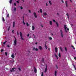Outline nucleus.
<instances>
[{"instance_id": "41", "label": "nucleus", "mask_w": 76, "mask_h": 76, "mask_svg": "<svg viewBox=\"0 0 76 76\" xmlns=\"http://www.w3.org/2000/svg\"><path fill=\"white\" fill-rule=\"evenodd\" d=\"M55 56L56 57H57V55H56V54H55Z\"/></svg>"}, {"instance_id": "38", "label": "nucleus", "mask_w": 76, "mask_h": 76, "mask_svg": "<svg viewBox=\"0 0 76 76\" xmlns=\"http://www.w3.org/2000/svg\"><path fill=\"white\" fill-rule=\"evenodd\" d=\"M35 50L36 51H38V49L37 48H36L35 49Z\"/></svg>"}, {"instance_id": "5", "label": "nucleus", "mask_w": 76, "mask_h": 76, "mask_svg": "<svg viewBox=\"0 0 76 76\" xmlns=\"http://www.w3.org/2000/svg\"><path fill=\"white\" fill-rule=\"evenodd\" d=\"M34 17L36 18H37V14L35 13V12H34Z\"/></svg>"}, {"instance_id": "62", "label": "nucleus", "mask_w": 76, "mask_h": 76, "mask_svg": "<svg viewBox=\"0 0 76 76\" xmlns=\"http://www.w3.org/2000/svg\"><path fill=\"white\" fill-rule=\"evenodd\" d=\"M57 14L58 15H59V14L58 13H57Z\"/></svg>"}, {"instance_id": "8", "label": "nucleus", "mask_w": 76, "mask_h": 76, "mask_svg": "<svg viewBox=\"0 0 76 76\" xmlns=\"http://www.w3.org/2000/svg\"><path fill=\"white\" fill-rule=\"evenodd\" d=\"M34 72L35 73H37V69L35 67H34Z\"/></svg>"}, {"instance_id": "48", "label": "nucleus", "mask_w": 76, "mask_h": 76, "mask_svg": "<svg viewBox=\"0 0 76 76\" xmlns=\"http://www.w3.org/2000/svg\"><path fill=\"white\" fill-rule=\"evenodd\" d=\"M23 20H24V18H25V17L24 16H23Z\"/></svg>"}, {"instance_id": "16", "label": "nucleus", "mask_w": 76, "mask_h": 76, "mask_svg": "<svg viewBox=\"0 0 76 76\" xmlns=\"http://www.w3.org/2000/svg\"><path fill=\"white\" fill-rule=\"evenodd\" d=\"M11 57L12 58H14V57H15V56H14V54H12V55H11Z\"/></svg>"}, {"instance_id": "14", "label": "nucleus", "mask_w": 76, "mask_h": 76, "mask_svg": "<svg viewBox=\"0 0 76 76\" xmlns=\"http://www.w3.org/2000/svg\"><path fill=\"white\" fill-rule=\"evenodd\" d=\"M55 52H56V53L57 52V48L56 47L55 48Z\"/></svg>"}, {"instance_id": "30", "label": "nucleus", "mask_w": 76, "mask_h": 76, "mask_svg": "<svg viewBox=\"0 0 76 76\" xmlns=\"http://www.w3.org/2000/svg\"><path fill=\"white\" fill-rule=\"evenodd\" d=\"M5 54L6 56H7V52H5Z\"/></svg>"}, {"instance_id": "40", "label": "nucleus", "mask_w": 76, "mask_h": 76, "mask_svg": "<svg viewBox=\"0 0 76 76\" xmlns=\"http://www.w3.org/2000/svg\"><path fill=\"white\" fill-rule=\"evenodd\" d=\"M66 15L67 16H68V17H69V14H68V13H67Z\"/></svg>"}, {"instance_id": "6", "label": "nucleus", "mask_w": 76, "mask_h": 76, "mask_svg": "<svg viewBox=\"0 0 76 76\" xmlns=\"http://www.w3.org/2000/svg\"><path fill=\"white\" fill-rule=\"evenodd\" d=\"M15 21L13 22V27H15Z\"/></svg>"}, {"instance_id": "42", "label": "nucleus", "mask_w": 76, "mask_h": 76, "mask_svg": "<svg viewBox=\"0 0 76 76\" xmlns=\"http://www.w3.org/2000/svg\"><path fill=\"white\" fill-rule=\"evenodd\" d=\"M3 51H4V50L3 49H1V52H3Z\"/></svg>"}, {"instance_id": "19", "label": "nucleus", "mask_w": 76, "mask_h": 76, "mask_svg": "<svg viewBox=\"0 0 76 76\" xmlns=\"http://www.w3.org/2000/svg\"><path fill=\"white\" fill-rule=\"evenodd\" d=\"M40 13H42V10L41 9H40Z\"/></svg>"}, {"instance_id": "44", "label": "nucleus", "mask_w": 76, "mask_h": 76, "mask_svg": "<svg viewBox=\"0 0 76 76\" xmlns=\"http://www.w3.org/2000/svg\"><path fill=\"white\" fill-rule=\"evenodd\" d=\"M14 6H16V3H14Z\"/></svg>"}, {"instance_id": "46", "label": "nucleus", "mask_w": 76, "mask_h": 76, "mask_svg": "<svg viewBox=\"0 0 76 76\" xmlns=\"http://www.w3.org/2000/svg\"><path fill=\"white\" fill-rule=\"evenodd\" d=\"M9 14H8L7 15V17L8 18V17H9Z\"/></svg>"}, {"instance_id": "26", "label": "nucleus", "mask_w": 76, "mask_h": 76, "mask_svg": "<svg viewBox=\"0 0 76 76\" xmlns=\"http://www.w3.org/2000/svg\"><path fill=\"white\" fill-rule=\"evenodd\" d=\"M2 20L3 22L5 21V20H4V18H2Z\"/></svg>"}, {"instance_id": "27", "label": "nucleus", "mask_w": 76, "mask_h": 76, "mask_svg": "<svg viewBox=\"0 0 76 76\" xmlns=\"http://www.w3.org/2000/svg\"><path fill=\"white\" fill-rule=\"evenodd\" d=\"M60 50L62 52H63V50L62 49V48H61V47H60Z\"/></svg>"}, {"instance_id": "17", "label": "nucleus", "mask_w": 76, "mask_h": 76, "mask_svg": "<svg viewBox=\"0 0 76 76\" xmlns=\"http://www.w3.org/2000/svg\"><path fill=\"white\" fill-rule=\"evenodd\" d=\"M49 3H50V4L51 5V4H52V3H51V1H49Z\"/></svg>"}, {"instance_id": "54", "label": "nucleus", "mask_w": 76, "mask_h": 76, "mask_svg": "<svg viewBox=\"0 0 76 76\" xmlns=\"http://www.w3.org/2000/svg\"><path fill=\"white\" fill-rule=\"evenodd\" d=\"M62 1V2L63 3H64V1H63V0H62V1Z\"/></svg>"}, {"instance_id": "29", "label": "nucleus", "mask_w": 76, "mask_h": 76, "mask_svg": "<svg viewBox=\"0 0 76 76\" xmlns=\"http://www.w3.org/2000/svg\"><path fill=\"white\" fill-rule=\"evenodd\" d=\"M65 49L66 51V52L67 51V48H66V47L65 48Z\"/></svg>"}, {"instance_id": "1", "label": "nucleus", "mask_w": 76, "mask_h": 76, "mask_svg": "<svg viewBox=\"0 0 76 76\" xmlns=\"http://www.w3.org/2000/svg\"><path fill=\"white\" fill-rule=\"evenodd\" d=\"M20 35L21 39L23 40H24V39L23 38V37H23V36L22 35V32H20Z\"/></svg>"}, {"instance_id": "51", "label": "nucleus", "mask_w": 76, "mask_h": 76, "mask_svg": "<svg viewBox=\"0 0 76 76\" xmlns=\"http://www.w3.org/2000/svg\"><path fill=\"white\" fill-rule=\"evenodd\" d=\"M74 58L75 60H76V57H74Z\"/></svg>"}, {"instance_id": "21", "label": "nucleus", "mask_w": 76, "mask_h": 76, "mask_svg": "<svg viewBox=\"0 0 76 76\" xmlns=\"http://www.w3.org/2000/svg\"><path fill=\"white\" fill-rule=\"evenodd\" d=\"M12 0H10V4H11V3H12Z\"/></svg>"}, {"instance_id": "45", "label": "nucleus", "mask_w": 76, "mask_h": 76, "mask_svg": "<svg viewBox=\"0 0 76 76\" xmlns=\"http://www.w3.org/2000/svg\"><path fill=\"white\" fill-rule=\"evenodd\" d=\"M56 67L57 69H58V66L57 65H56Z\"/></svg>"}, {"instance_id": "25", "label": "nucleus", "mask_w": 76, "mask_h": 76, "mask_svg": "<svg viewBox=\"0 0 76 76\" xmlns=\"http://www.w3.org/2000/svg\"><path fill=\"white\" fill-rule=\"evenodd\" d=\"M16 69V68H13L12 69V71H14V69Z\"/></svg>"}, {"instance_id": "61", "label": "nucleus", "mask_w": 76, "mask_h": 76, "mask_svg": "<svg viewBox=\"0 0 76 76\" xmlns=\"http://www.w3.org/2000/svg\"><path fill=\"white\" fill-rule=\"evenodd\" d=\"M10 72H12V70H11Z\"/></svg>"}, {"instance_id": "12", "label": "nucleus", "mask_w": 76, "mask_h": 76, "mask_svg": "<svg viewBox=\"0 0 76 76\" xmlns=\"http://www.w3.org/2000/svg\"><path fill=\"white\" fill-rule=\"evenodd\" d=\"M55 76H57V71H55Z\"/></svg>"}, {"instance_id": "43", "label": "nucleus", "mask_w": 76, "mask_h": 76, "mask_svg": "<svg viewBox=\"0 0 76 76\" xmlns=\"http://www.w3.org/2000/svg\"><path fill=\"white\" fill-rule=\"evenodd\" d=\"M53 21L54 22L56 23V20H53Z\"/></svg>"}, {"instance_id": "64", "label": "nucleus", "mask_w": 76, "mask_h": 76, "mask_svg": "<svg viewBox=\"0 0 76 76\" xmlns=\"http://www.w3.org/2000/svg\"><path fill=\"white\" fill-rule=\"evenodd\" d=\"M52 35H53V33H52Z\"/></svg>"}, {"instance_id": "11", "label": "nucleus", "mask_w": 76, "mask_h": 76, "mask_svg": "<svg viewBox=\"0 0 76 76\" xmlns=\"http://www.w3.org/2000/svg\"><path fill=\"white\" fill-rule=\"evenodd\" d=\"M64 28L65 30H66V29H67V26L66 25H64Z\"/></svg>"}, {"instance_id": "10", "label": "nucleus", "mask_w": 76, "mask_h": 76, "mask_svg": "<svg viewBox=\"0 0 76 76\" xmlns=\"http://www.w3.org/2000/svg\"><path fill=\"white\" fill-rule=\"evenodd\" d=\"M49 23L50 25H52L53 23H52V21H49Z\"/></svg>"}, {"instance_id": "58", "label": "nucleus", "mask_w": 76, "mask_h": 76, "mask_svg": "<svg viewBox=\"0 0 76 76\" xmlns=\"http://www.w3.org/2000/svg\"><path fill=\"white\" fill-rule=\"evenodd\" d=\"M67 30L68 31H69V28H67Z\"/></svg>"}, {"instance_id": "3", "label": "nucleus", "mask_w": 76, "mask_h": 76, "mask_svg": "<svg viewBox=\"0 0 76 76\" xmlns=\"http://www.w3.org/2000/svg\"><path fill=\"white\" fill-rule=\"evenodd\" d=\"M17 42V41H16V40H15L14 41V46H16V43Z\"/></svg>"}, {"instance_id": "55", "label": "nucleus", "mask_w": 76, "mask_h": 76, "mask_svg": "<svg viewBox=\"0 0 76 76\" xmlns=\"http://www.w3.org/2000/svg\"><path fill=\"white\" fill-rule=\"evenodd\" d=\"M46 6H48V4H47V3H46Z\"/></svg>"}, {"instance_id": "20", "label": "nucleus", "mask_w": 76, "mask_h": 76, "mask_svg": "<svg viewBox=\"0 0 76 76\" xmlns=\"http://www.w3.org/2000/svg\"><path fill=\"white\" fill-rule=\"evenodd\" d=\"M56 25H57V27H58V23L57 22H56Z\"/></svg>"}, {"instance_id": "13", "label": "nucleus", "mask_w": 76, "mask_h": 76, "mask_svg": "<svg viewBox=\"0 0 76 76\" xmlns=\"http://www.w3.org/2000/svg\"><path fill=\"white\" fill-rule=\"evenodd\" d=\"M45 48L46 50H47V48H48V47H47V46L46 45V44H45Z\"/></svg>"}, {"instance_id": "31", "label": "nucleus", "mask_w": 76, "mask_h": 76, "mask_svg": "<svg viewBox=\"0 0 76 76\" xmlns=\"http://www.w3.org/2000/svg\"><path fill=\"white\" fill-rule=\"evenodd\" d=\"M14 11H16V8L15 7L14 8Z\"/></svg>"}, {"instance_id": "15", "label": "nucleus", "mask_w": 76, "mask_h": 76, "mask_svg": "<svg viewBox=\"0 0 76 76\" xmlns=\"http://www.w3.org/2000/svg\"><path fill=\"white\" fill-rule=\"evenodd\" d=\"M32 30H34L35 29V27H34V26H32Z\"/></svg>"}, {"instance_id": "56", "label": "nucleus", "mask_w": 76, "mask_h": 76, "mask_svg": "<svg viewBox=\"0 0 76 76\" xmlns=\"http://www.w3.org/2000/svg\"><path fill=\"white\" fill-rule=\"evenodd\" d=\"M48 50L49 51H50V48H48Z\"/></svg>"}, {"instance_id": "47", "label": "nucleus", "mask_w": 76, "mask_h": 76, "mask_svg": "<svg viewBox=\"0 0 76 76\" xmlns=\"http://www.w3.org/2000/svg\"><path fill=\"white\" fill-rule=\"evenodd\" d=\"M12 33H14V30H13L12 31Z\"/></svg>"}, {"instance_id": "59", "label": "nucleus", "mask_w": 76, "mask_h": 76, "mask_svg": "<svg viewBox=\"0 0 76 76\" xmlns=\"http://www.w3.org/2000/svg\"><path fill=\"white\" fill-rule=\"evenodd\" d=\"M37 44H38V43L37 42L35 43V44L37 45Z\"/></svg>"}, {"instance_id": "34", "label": "nucleus", "mask_w": 76, "mask_h": 76, "mask_svg": "<svg viewBox=\"0 0 76 76\" xmlns=\"http://www.w3.org/2000/svg\"><path fill=\"white\" fill-rule=\"evenodd\" d=\"M41 76H44V74H43V72H42Z\"/></svg>"}, {"instance_id": "28", "label": "nucleus", "mask_w": 76, "mask_h": 76, "mask_svg": "<svg viewBox=\"0 0 76 76\" xmlns=\"http://www.w3.org/2000/svg\"><path fill=\"white\" fill-rule=\"evenodd\" d=\"M44 15L45 16H46V15H47V14L46 13V12H45L44 14Z\"/></svg>"}, {"instance_id": "18", "label": "nucleus", "mask_w": 76, "mask_h": 76, "mask_svg": "<svg viewBox=\"0 0 76 76\" xmlns=\"http://www.w3.org/2000/svg\"><path fill=\"white\" fill-rule=\"evenodd\" d=\"M42 62H44V58H42Z\"/></svg>"}, {"instance_id": "4", "label": "nucleus", "mask_w": 76, "mask_h": 76, "mask_svg": "<svg viewBox=\"0 0 76 76\" xmlns=\"http://www.w3.org/2000/svg\"><path fill=\"white\" fill-rule=\"evenodd\" d=\"M47 72V65H46V68L45 69V73H46Z\"/></svg>"}, {"instance_id": "49", "label": "nucleus", "mask_w": 76, "mask_h": 76, "mask_svg": "<svg viewBox=\"0 0 76 76\" xmlns=\"http://www.w3.org/2000/svg\"><path fill=\"white\" fill-rule=\"evenodd\" d=\"M16 2H17V3H19V2L18 1H16Z\"/></svg>"}, {"instance_id": "7", "label": "nucleus", "mask_w": 76, "mask_h": 76, "mask_svg": "<svg viewBox=\"0 0 76 76\" xmlns=\"http://www.w3.org/2000/svg\"><path fill=\"white\" fill-rule=\"evenodd\" d=\"M65 4H66V7H67L68 6V5L67 4V1H65Z\"/></svg>"}, {"instance_id": "52", "label": "nucleus", "mask_w": 76, "mask_h": 76, "mask_svg": "<svg viewBox=\"0 0 76 76\" xmlns=\"http://www.w3.org/2000/svg\"><path fill=\"white\" fill-rule=\"evenodd\" d=\"M74 68H75V70H76V68L75 67V65H74Z\"/></svg>"}, {"instance_id": "39", "label": "nucleus", "mask_w": 76, "mask_h": 76, "mask_svg": "<svg viewBox=\"0 0 76 76\" xmlns=\"http://www.w3.org/2000/svg\"><path fill=\"white\" fill-rule=\"evenodd\" d=\"M49 39L50 40H51L52 39V38L51 37H49Z\"/></svg>"}, {"instance_id": "23", "label": "nucleus", "mask_w": 76, "mask_h": 76, "mask_svg": "<svg viewBox=\"0 0 76 76\" xmlns=\"http://www.w3.org/2000/svg\"><path fill=\"white\" fill-rule=\"evenodd\" d=\"M58 56H59V57H61V55L60 53H59Z\"/></svg>"}, {"instance_id": "32", "label": "nucleus", "mask_w": 76, "mask_h": 76, "mask_svg": "<svg viewBox=\"0 0 76 76\" xmlns=\"http://www.w3.org/2000/svg\"><path fill=\"white\" fill-rule=\"evenodd\" d=\"M9 30H10V26H9V28H8V31H9Z\"/></svg>"}, {"instance_id": "36", "label": "nucleus", "mask_w": 76, "mask_h": 76, "mask_svg": "<svg viewBox=\"0 0 76 76\" xmlns=\"http://www.w3.org/2000/svg\"><path fill=\"white\" fill-rule=\"evenodd\" d=\"M18 69L19 70V71H20L21 70V69H20V68H18Z\"/></svg>"}, {"instance_id": "60", "label": "nucleus", "mask_w": 76, "mask_h": 76, "mask_svg": "<svg viewBox=\"0 0 76 76\" xmlns=\"http://www.w3.org/2000/svg\"><path fill=\"white\" fill-rule=\"evenodd\" d=\"M8 47H10V46L9 45H7Z\"/></svg>"}, {"instance_id": "57", "label": "nucleus", "mask_w": 76, "mask_h": 76, "mask_svg": "<svg viewBox=\"0 0 76 76\" xmlns=\"http://www.w3.org/2000/svg\"><path fill=\"white\" fill-rule=\"evenodd\" d=\"M29 13H31V10H29Z\"/></svg>"}, {"instance_id": "2", "label": "nucleus", "mask_w": 76, "mask_h": 76, "mask_svg": "<svg viewBox=\"0 0 76 76\" xmlns=\"http://www.w3.org/2000/svg\"><path fill=\"white\" fill-rule=\"evenodd\" d=\"M60 32L61 34V37L63 38V31H62V30H60Z\"/></svg>"}, {"instance_id": "22", "label": "nucleus", "mask_w": 76, "mask_h": 76, "mask_svg": "<svg viewBox=\"0 0 76 76\" xmlns=\"http://www.w3.org/2000/svg\"><path fill=\"white\" fill-rule=\"evenodd\" d=\"M26 24L27 26H29V24L28 23H26Z\"/></svg>"}, {"instance_id": "63", "label": "nucleus", "mask_w": 76, "mask_h": 76, "mask_svg": "<svg viewBox=\"0 0 76 76\" xmlns=\"http://www.w3.org/2000/svg\"><path fill=\"white\" fill-rule=\"evenodd\" d=\"M70 1H71V2H72V0H70Z\"/></svg>"}, {"instance_id": "53", "label": "nucleus", "mask_w": 76, "mask_h": 76, "mask_svg": "<svg viewBox=\"0 0 76 76\" xmlns=\"http://www.w3.org/2000/svg\"><path fill=\"white\" fill-rule=\"evenodd\" d=\"M35 48H33V50H35Z\"/></svg>"}, {"instance_id": "9", "label": "nucleus", "mask_w": 76, "mask_h": 76, "mask_svg": "<svg viewBox=\"0 0 76 76\" xmlns=\"http://www.w3.org/2000/svg\"><path fill=\"white\" fill-rule=\"evenodd\" d=\"M39 48L40 50H42V48L41 46H39Z\"/></svg>"}, {"instance_id": "50", "label": "nucleus", "mask_w": 76, "mask_h": 76, "mask_svg": "<svg viewBox=\"0 0 76 76\" xmlns=\"http://www.w3.org/2000/svg\"><path fill=\"white\" fill-rule=\"evenodd\" d=\"M29 34H28L27 35V37H29Z\"/></svg>"}, {"instance_id": "33", "label": "nucleus", "mask_w": 76, "mask_h": 76, "mask_svg": "<svg viewBox=\"0 0 76 76\" xmlns=\"http://www.w3.org/2000/svg\"><path fill=\"white\" fill-rule=\"evenodd\" d=\"M72 48H73L74 50H75V48H74V47L73 46H72Z\"/></svg>"}, {"instance_id": "24", "label": "nucleus", "mask_w": 76, "mask_h": 76, "mask_svg": "<svg viewBox=\"0 0 76 76\" xmlns=\"http://www.w3.org/2000/svg\"><path fill=\"white\" fill-rule=\"evenodd\" d=\"M6 42H7V41H6L5 42H4L3 43V44H4V45L6 44Z\"/></svg>"}, {"instance_id": "35", "label": "nucleus", "mask_w": 76, "mask_h": 76, "mask_svg": "<svg viewBox=\"0 0 76 76\" xmlns=\"http://www.w3.org/2000/svg\"><path fill=\"white\" fill-rule=\"evenodd\" d=\"M23 23L24 25H25L26 23L24 22V21H23Z\"/></svg>"}, {"instance_id": "37", "label": "nucleus", "mask_w": 76, "mask_h": 76, "mask_svg": "<svg viewBox=\"0 0 76 76\" xmlns=\"http://www.w3.org/2000/svg\"><path fill=\"white\" fill-rule=\"evenodd\" d=\"M20 9H21V10H22V9H23V7H20Z\"/></svg>"}]
</instances>
